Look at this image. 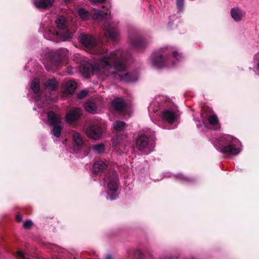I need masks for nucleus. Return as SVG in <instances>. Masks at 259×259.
<instances>
[{"mask_svg": "<svg viewBox=\"0 0 259 259\" xmlns=\"http://www.w3.org/2000/svg\"><path fill=\"white\" fill-rule=\"evenodd\" d=\"M115 53L102 54L98 55V58L94 65L87 62H82L80 68V72L87 77H90L94 74L109 76L114 73V70H122L124 69V64L120 65L115 62Z\"/></svg>", "mask_w": 259, "mask_h": 259, "instance_id": "f257e3e1", "label": "nucleus"}, {"mask_svg": "<svg viewBox=\"0 0 259 259\" xmlns=\"http://www.w3.org/2000/svg\"><path fill=\"white\" fill-rule=\"evenodd\" d=\"M182 56L171 48H163L153 53L150 57L151 65L155 68L170 67L176 63Z\"/></svg>", "mask_w": 259, "mask_h": 259, "instance_id": "f03ea898", "label": "nucleus"}, {"mask_svg": "<svg viewBox=\"0 0 259 259\" xmlns=\"http://www.w3.org/2000/svg\"><path fill=\"white\" fill-rule=\"evenodd\" d=\"M215 148L222 153H229L233 155L239 154L242 150L240 142L229 135H224L213 143Z\"/></svg>", "mask_w": 259, "mask_h": 259, "instance_id": "7ed1b4c3", "label": "nucleus"}, {"mask_svg": "<svg viewBox=\"0 0 259 259\" xmlns=\"http://www.w3.org/2000/svg\"><path fill=\"white\" fill-rule=\"evenodd\" d=\"M58 31L49 30L44 35L47 39L53 40L56 36L60 37L63 41L70 40L74 32L69 29V23L65 17L62 16L58 17L56 21Z\"/></svg>", "mask_w": 259, "mask_h": 259, "instance_id": "20e7f679", "label": "nucleus"}, {"mask_svg": "<svg viewBox=\"0 0 259 259\" xmlns=\"http://www.w3.org/2000/svg\"><path fill=\"white\" fill-rule=\"evenodd\" d=\"M104 181L107 185V199L110 200L116 199L118 196V178L117 172L115 170L110 171L106 175Z\"/></svg>", "mask_w": 259, "mask_h": 259, "instance_id": "39448f33", "label": "nucleus"}, {"mask_svg": "<svg viewBox=\"0 0 259 259\" xmlns=\"http://www.w3.org/2000/svg\"><path fill=\"white\" fill-rule=\"evenodd\" d=\"M112 53H115L116 55L115 62H117L118 65H120L121 63L124 64V69L122 70H117V69L114 70V73H112L109 76L113 75H115V77L120 79L121 81L125 82H133L136 81L138 79V75L136 72L134 73H126L124 74H120L119 73H116V71L118 72H123L126 70V64L125 60L123 58L122 55H121L119 51H112Z\"/></svg>", "mask_w": 259, "mask_h": 259, "instance_id": "423d86ee", "label": "nucleus"}, {"mask_svg": "<svg viewBox=\"0 0 259 259\" xmlns=\"http://www.w3.org/2000/svg\"><path fill=\"white\" fill-rule=\"evenodd\" d=\"M95 15L98 19H101V23H103L104 27L106 29V32L110 39L113 40L116 39L119 34L116 27L117 24L111 23L107 21L105 18L108 15V10H107L106 12L102 10H96Z\"/></svg>", "mask_w": 259, "mask_h": 259, "instance_id": "0eeeda50", "label": "nucleus"}, {"mask_svg": "<svg viewBox=\"0 0 259 259\" xmlns=\"http://www.w3.org/2000/svg\"><path fill=\"white\" fill-rule=\"evenodd\" d=\"M80 42L91 53L96 54L98 55L104 54L102 52L99 46L98 45L96 39L91 34H81L79 36Z\"/></svg>", "mask_w": 259, "mask_h": 259, "instance_id": "6e6552de", "label": "nucleus"}, {"mask_svg": "<svg viewBox=\"0 0 259 259\" xmlns=\"http://www.w3.org/2000/svg\"><path fill=\"white\" fill-rule=\"evenodd\" d=\"M68 51L66 49H62L55 52L54 55L50 59L52 66H58L62 58L64 57L68 53Z\"/></svg>", "mask_w": 259, "mask_h": 259, "instance_id": "1a4fd4ad", "label": "nucleus"}, {"mask_svg": "<svg viewBox=\"0 0 259 259\" xmlns=\"http://www.w3.org/2000/svg\"><path fill=\"white\" fill-rule=\"evenodd\" d=\"M86 133L90 138L97 140L101 138L102 130L98 125H91L87 128Z\"/></svg>", "mask_w": 259, "mask_h": 259, "instance_id": "9d476101", "label": "nucleus"}, {"mask_svg": "<svg viewBox=\"0 0 259 259\" xmlns=\"http://www.w3.org/2000/svg\"><path fill=\"white\" fill-rule=\"evenodd\" d=\"M82 114V110L80 108H77L71 110L67 113L65 119L67 122L69 124L77 120Z\"/></svg>", "mask_w": 259, "mask_h": 259, "instance_id": "9b49d317", "label": "nucleus"}, {"mask_svg": "<svg viewBox=\"0 0 259 259\" xmlns=\"http://www.w3.org/2000/svg\"><path fill=\"white\" fill-rule=\"evenodd\" d=\"M131 45L137 50H142L148 44L149 41L145 39L135 37L131 39Z\"/></svg>", "mask_w": 259, "mask_h": 259, "instance_id": "f8f14e48", "label": "nucleus"}, {"mask_svg": "<svg viewBox=\"0 0 259 259\" xmlns=\"http://www.w3.org/2000/svg\"><path fill=\"white\" fill-rule=\"evenodd\" d=\"M73 149L76 152L79 151L82 147L83 140L80 134L74 132L72 136Z\"/></svg>", "mask_w": 259, "mask_h": 259, "instance_id": "ddd939ff", "label": "nucleus"}, {"mask_svg": "<svg viewBox=\"0 0 259 259\" xmlns=\"http://www.w3.org/2000/svg\"><path fill=\"white\" fill-rule=\"evenodd\" d=\"M47 119L48 124L53 125L63 123L60 115L56 114L53 111H50L47 114Z\"/></svg>", "mask_w": 259, "mask_h": 259, "instance_id": "4468645a", "label": "nucleus"}, {"mask_svg": "<svg viewBox=\"0 0 259 259\" xmlns=\"http://www.w3.org/2000/svg\"><path fill=\"white\" fill-rule=\"evenodd\" d=\"M55 0H33L34 5L38 9H48L52 7Z\"/></svg>", "mask_w": 259, "mask_h": 259, "instance_id": "2eb2a0df", "label": "nucleus"}, {"mask_svg": "<svg viewBox=\"0 0 259 259\" xmlns=\"http://www.w3.org/2000/svg\"><path fill=\"white\" fill-rule=\"evenodd\" d=\"M107 166L108 164L105 161L98 159L94 163L93 170L95 173L98 175L107 168Z\"/></svg>", "mask_w": 259, "mask_h": 259, "instance_id": "dca6fc26", "label": "nucleus"}, {"mask_svg": "<svg viewBox=\"0 0 259 259\" xmlns=\"http://www.w3.org/2000/svg\"><path fill=\"white\" fill-rule=\"evenodd\" d=\"M231 15L234 21L238 22L245 16V12L240 9L235 7L231 10Z\"/></svg>", "mask_w": 259, "mask_h": 259, "instance_id": "f3484780", "label": "nucleus"}, {"mask_svg": "<svg viewBox=\"0 0 259 259\" xmlns=\"http://www.w3.org/2000/svg\"><path fill=\"white\" fill-rule=\"evenodd\" d=\"M162 118L169 123L172 122L175 118V113L172 110H164L161 114Z\"/></svg>", "mask_w": 259, "mask_h": 259, "instance_id": "a211bd4d", "label": "nucleus"}, {"mask_svg": "<svg viewBox=\"0 0 259 259\" xmlns=\"http://www.w3.org/2000/svg\"><path fill=\"white\" fill-rule=\"evenodd\" d=\"M148 143L149 140L148 137L146 136L143 135L137 139L136 146L139 150H142L147 147L148 145Z\"/></svg>", "mask_w": 259, "mask_h": 259, "instance_id": "6ab92c4d", "label": "nucleus"}, {"mask_svg": "<svg viewBox=\"0 0 259 259\" xmlns=\"http://www.w3.org/2000/svg\"><path fill=\"white\" fill-rule=\"evenodd\" d=\"M114 108L118 111H123L125 108V104L124 100L119 98H116L112 102Z\"/></svg>", "mask_w": 259, "mask_h": 259, "instance_id": "aec40b11", "label": "nucleus"}, {"mask_svg": "<svg viewBox=\"0 0 259 259\" xmlns=\"http://www.w3.org/2000/svg\"><path fill=\"white\" fill-rule=\"evenodd\" d=\"M208 121L212 129L214 130H220L221 129L220 123L216 115H210L208 118Z\"/></svg>", "mask_w": 259, "mask_h": 259, "instance_id": "412c9836", "label": "nucleus"}, {"mask_svg": "<svg viewBox=\"0 0 259 259\" xmlns=\"http://www.w3.org/2000/svg\"><path fill=\"white\" fill-rule=\"evenodd\" d=\"M126 137L125 135H118L112 139V146L114 149H117L122 146V144L124 142Z\"/></svg>", "mask_w": 259, "mask_h": 259, "instance_id": "4be33fe9", "label": "nucleus"}, {"mask_svg": "<svg viewBox=\"0 0 259 259\" xmlns=\"http://www.w3.org/2000/svg\"><path fill=\"white\" fill-rule=\"evenodd\" d=\"M52 126V134L56 138H59L64 126L63 123L53 125Z\"/></svg>", "mask_w": 259, "mask_h": 259, "instance_id": "5701e85b", "label": "nucleus"}, {"mask_svg": "<svg viewBox=\"0 0 259 259\" xmlns=\"http://www.w3.org/2000/svg\"><path fill=\"white\" fill-rule=\"evenodd\" d=\"M77 88L76 83L72 80L68 81L66 84V92L69 94L74 93Z\"/></svg>", "mask_w": 259, "mask_h": 259, "instance_id": "b1692460", "label": "nucleus"}, {"mask_svg": "<svg viewBox=\"0 0 259 259\" xmlns=\"http://www.w3.org/2000/svg\"><path fill=\"white\" fill-rule=\"evenodd\" d=\"M56 99V97L51 98L50 97H45L41 98L39 96H36L35 97V102L39 104V102L41 103L43 105L48 104L49 103V100H55ZM44 105L40 106L41 107H43Z\"/></svg>", "mask_w": 259, "mask_h": 259, "instance_id": "393cba45", "label": "nucleus"}, {"mask_svg": "<svg viewBox=\"0 0 259 259\" xmlns=\"http://www.w3.org/2000/svg\"><path fill=\"white\" fill-rule=\"evenodd\" d=\"M31 88L35 94L38 93L39 91V79L34 78L31 83Z\"/></svg>", "mask_w": 259, "mask_h": 259, "instance_id": "a878e982", "label": "nucleus"}, {"mask_svg": "<svg viewBox=\"0 0 259 259\" xmlns=\"http://www.w3.org/2000/svg\"><path fill=\"white\" fill-rule=\"evenodd\" d=\"M84 108L85 110L92 113H95L96 111V105L92 102H87L84 104Z\"/></svg>", "mask_w": 259, "mask_h": 259, "instance_id": "bb28decb", "label": "nucleus"}, {"mask_svg": "<svg viewBox=\"0 0 259 259\" xmlns=\"http://www.w3.org/2000/svg\"><path fill=\"white\" fill-rule=\"evenodd\" d=\"M78 14L83 20H87L89 19V12L84 9L81 8L78 10Z\"/></svg>", "mask_w": 259, "mask_h": 259, "instance_id": "cd10ccee", "label": "nucleus"}, {"mask_svg": "<svg viewBox=\"0 0 259 259\" xmlns=\"http://www.w3.org/2000/svg\"><path fill=\"white\" fill-rule=\"evenodd\" d=\"M93 150L97 154H102L105 151V146L103 144L94 145L93 146Z\"/></svg>", "mask_w": 259, "mask_h": 259, "instance_id": "c85d7f7f", "label": "nucleus"}, {"mask_svg": "<svg viewBox=\"0 0 259 259\" xmlns=\"http://www.w3.org/2000/svg\"><path fill=\"white\" fill-rule=\"evenodd\" d=\"M125 123L121 121H115L113 123L114 129L116 131H121L125 127Z\"/></svg>", "mask_w": 259, "mask_h": 259, "instance_id": "c756f323", "label": "nucleus"}, {"mask_svg": "<svg viewBox=\"0 0 259 259\" xmlns=\"http://www.w3.org/2000/svg\"><path fill=\"white\" fill-rule=\"evenodd\" d=\"M47 88L51 91L55 90L57 88V82L54 79H49L46 82Z\"/></svg>", "mask_w": 259, "mask_h": 259, "instance_id": "7c9ffc66", "label": "nucleus"}, {"mask_svg": "<svg viewBox=\"0 0 259 259\" xmlns=\"http://www.w3.org/2000/svg\"><path fill=\"white\" fill-rule=\"evenodd\" d=\"M88 93L87 90H82L78 94L77 97L80 99H82L87 96Z\"/></svg>", "mask_w": 259, "mask_h": 259, "instance_id": "2f4dec72", "label": "nucleus"}, {"mask_svg": "<svg viewBox=\"0 0 259 259\" xmlns=\"http://www.w3.org/2000/svg\"><path fill=\"white\" fill-rule=\"evenodd\" d=\"M184 6V0H177V8L181 11L182 10Z\"/></svg>", "mask_w": 259, "mask_h": 259, "instance_id": "473e14b6", "label": "nucleus"}, {"mask_svg": "<svg viewBox=\"0 0 259 259\" xmlns=\"http://www.w3.org/2000/svg\"><path fill=\"white\" fill-rule=\"evenodd\" d=\"M32 225V222L30 220L25 221L23 224V227L25 228H29Z\"/></svg>", "mask_w": 259, "mask_h": 259, "instance_id": "72a5a7b5", "label": "nucleus"}, {"mask_svg": "<svg viewBox=\"0 0 259 259\" xmlns=\"http://www.w3.org/2000/svg\"><path fill=\"white\" fill-rule=\"evenodd\" d=\"M176 177L178 179H179L184 181L185 182H189V178L184 177L181 174H180L179 175L177 176Z\"/></svg>", "mask_w": 259, "mask_h": 259, "instance_id": "f704fd0d", "label": "nucleus"}, {"mask_svg": "<svg viewBox=\"0 0 259 259\" xmlns=\"http://www.w3.org/2000/svg\"><path fill=\"white\" fill-rule=\"evenodd\" d=\"M92 3H102L105 2V0H89Z\"/></svg>", "mask_w": 259, "mask_h": 259, "instance_id": "c9c22d12", "label": "nucleus"}, {"mask_svg": "<svg viewBox=\"0 0 259 259\" xmlns=\"http://www.w3.org/2000/svg\"><path fill=\"white\" fill-rule=\"evenodd\" d=\"M17 254L19 256H21V257H23L24 259H29L28 258H25L24 257V254L21 251H17Z\"/></svg>", "mask_w": 259, "mask_h": 259, "instance_id": "e433bc0d", "label": "nucleus"}, {"mask_svg": "<svg viewBox=\"0 0 259 259\" xmlns=\"http://www.w3.org/2000/svg\"><path fill=\"white\" fill-rule=\"evenodd\" d=\"M16 219L18 222H21L22 221V218L19 215L17 216Z\"/></svg>", "mask_w": 259, "mask_h": 259, "instance_id": "4c0bfd02", "label": "nucleus"}, {"mask_svg": "<svg viewBox=\"0 0 259 259\" xmlns=\"http://www.w3.org/2000/svg\"><path fill=\"white\" fill-rule=\"evenodd\" d=\"M65 3H68V2H70V1H71L72 0H63Z\"/></svg>", "mask_w": 259, "mask_h": 259, "instance_id": "58836bf2", "label": "nucleus"}, {"mask_svg": "<svg viewBox=\"0 0 259 259\" xmlns=\"http://www.w3.org/2000/svg\"><path fill=\"white\" fill-rule=\"evenodd\" d=\"M257 68H258V70H259V62H258V64H257Z\"/></svg>", "mask_w": 259, "mask_h": 259, "instance_id": "ea45409f", "label": "nucleus"}]
</instances>
